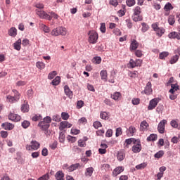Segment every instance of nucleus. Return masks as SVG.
<instances>
[{
	"label": "nucleus",
	"mask_w": 180,
	"mask_h": 180,
	"mask_svg": "<svg viewBox=\"0 0 180 180\" xmlns=\"http://www.w3.org/2000/svg\"><path fill=\"white\" fill-rule=\"evenodd\" d=\"M26 84H27V82L23 81V80H20L16 82L17 86H25V85H26Z\"/></svg>",
	"instance_id": "54"
},
{
	"label": "nucleus",
	"mask_w": 180,
	"mask_h": 180,
	"mask_svg": "<svg viewBox=\"0 0 180 180\" xmlns=\"http://www.w3.org/2000/svg\"><path fill=\"white\" fill-rule=\"evenodd\" d=\"M49 179H50V176L49 175V173L43 175L42 176L38 179V180H49Z\"/></svg>",
	"instance_id": "59"
},
{
	"label": "nucleus",
	"mask_w": 180,
	"mask_h": 180,
	"mask_svg": "<svg viewBox=\"0 0 180 180\" xmlns=\"http://www.w3.org/2000/svg\"><path fill=\"white\" fill-rule=\"evenodd\" d=\"M169 39H176L177 40H180V34L176 32H172L168 34Z\"/></svg>",
	"instance_id": "17"
},
{
	"label": "nucleus",
	"mask_w": 180,
	"mask_h": 180,
	"mask_svg": "<svg viewBox=\"0 0 180 180\" xmlns=\"http://www.w3.org/2000/svg\"><path fill=\"white\" fill-rule=\"evenodd\" d=\"M100 30L102 33H105L106 32V26L104 22H102L101 25Z\"/></svg>",
	"instance_id": "60"
},
{
	"label": "nucleus",
	"mask_w": 180,
	"mask_h": 180,
	"mask_svg": "<svg viewBox=\"0 0 180 180\" xmlns=\"http://www.w3.org/2000/svg\"><path fill=\"white\" fill-rule=\"evenodd\" d=\"M147 167V164L146 162L141 163L136 166V169H144Z\"/></svg>",
	"instance_id": "49"
},
{
	"label": "nucleus",
	"mask_w": 180,
	"mask_h": 180,
	"mask_svg": "<svg viewBox=\"0 0 180 180\" xmlns=\"http://www.w3.org/2000/svg\"><path fill=\"white\" fill-rule=\"evenodd\" d=\"M6 101L10 103H15V102H17L16 98L14 96H12L11 95H8L6 96Z\"/></svg>",
	"instance_id": "29"
},
{
	"label": "nucleus",
	"mask_w": 180,
	"mask_h": 180,
	"mask_svg": "<svg viewBox=\"0 0 180 180\" xmlns=\"http://www.w3.org/2000/svg\"><path fill=\"white\" fill-rule=\"evenodd\" d=\"M8 34L11 37H16L18 35V30L15 27H11L8 31Z\"/></svg>",
	"instance_id": "15"
},
{
	"label": "nucleus",
	"mask_w": 180,
	"mask_h": 180,
	"mask_svg": "<svg viewBox=\"0 0 180 180\" xmlns=\"http://www.w3.org/2000/svg\"><path fill=\"white\" fill-rule=\"evenodd\" d=\"M170 124L172 127H174V129H176L178 127V122H176V120H172Z\"/></svg>",
	"instance_id": "64"
},
{
	"label": "nucleus",
	"mask_w": 180,
	"mask_h": 180,
	"mask_svg": "<svg viewBox=\"0 0 180 180\" xmlns=\"http://www.w3.org/2000/svg\"><path fill=\"white\" fill-rule=\"evenodd\" d=\"M159 102H160V99L157 98L150 100L149 102V105L148 106V110H153V109H155V108H157V105H158Z\"/></svg>",
	"instance_id": "7"
},
{
	"label": "nucleus",
	"mask_w": 180,
	"mask_h": 180,
	"mask_svg": "<svg viewBox=\"0 0 180 180\" xmlns=\"http://www.w3.org/2000/svg\"><path fill=\"white\" fill-rule=\"evenodd\" d=\"M165 11H166V12H168L169 11H171L172 9H174V7L172 6V4H171L170 3H167L165 7H164Z\"/></svg>",
	"instance_id": "41"
},
{
	"label": "nucleus",
	"mask_w": 180,
	"mask_h": 180,
	"mask_svg": "<svg viewBox=\"0 0 180 180\" xmlns=\"http://www.w3.org/2000/svg\"><path fill=\"white\" fill-rule=\"evenodd\" d=\"M29 126H30V122H29L27 120H25L22 122V127H23V129H27V127H29Z\"/></svg>",
	"instance_id": "52"
},
{
	"label": "nucleus",
	"mask_w": 180,
	"mask_h": 180,
	"mask_svg": "<svg viewBox=\"0 0 180 180\" xmlns=\"http://www.w3.org/2000/svg\"><path fill=\"white\" fill-rule=\"evenodd\" d=\"M126 4L129 8H131V6H134V5H136V0H127Z\"/></svg>",
	"instance_id": "39"
},
{
	"label": "nucleus",
	"mask_w": 180,
	"mask_h": 180,
	"mask_svg": "<svg viewBox=\"0 0 180 180\" xmlns=\"http://www.w3.org/2000/svg\"><path fill=\"white\" fill-rule=\"evenodd\" d=\"M78 146L79 147H86V143L85 142V141H82L80 139L78 141Z\"/></svg>",
	"instance_id": "62"
},
{
	"label": "nucleus",
	"mask_w": 180,
	"mask_h": 180,
	"mask_svg": "<svg viewBox=\"0 0 180 180\" xmlns=\"http://www.w3.org/2000/svg\"><path fill=\"white\" fill-rule=\"evenodd\" d=\"M93 126L95 129H99V127H102V124L99 121H96L94 122Z\"/></svg>",
	"instance_id": "57"
},
{
	"label": "nucleus",
	"mask_w": 180,
	"mask_h": 180,
	"mask_svg": "<svg viewBox=\"0 0 180 180\" xmlns=\"http://www.w3.org/2000/svg\"><path fill=\"white\" fill-rule=\"evenodd\" d=\"M39 29H41V30H43L44 33H50V28L47 27L46 25L40 22L39 24Z\"/></svg>",
	"instance_id": "20"
},
{
	"label": "nucleus",
	"mask_w": 180,
	"mask_h": 180,
	"mask_svg": "<svg viewBox=\"0 0 180 180\" xmlns=\"http://www.w3.org/2000/svg\"><path fill=\"white\" fill-rule=\"evenodd\" d=\"M36 13L41 19H47L48 20H51V16L47 14V13H46L44 11L37 9Z\"/></svg>",
	"instance_id": "6"
},
{
	"label": "nucleus",
	"mask_w": 180,
	"mask_h": 180,
	"mask_svg": "<svg viewBox=\"0 0 180 180\" xmlns=\"http://www.w3.org/2000/svg\"><path fill=\"white\" fill-rule=\"evenodd\" d=\"M52 120H53V122H60L61 120V118L60 117V115H55L53 116Z\"/></svg>",
	"instance_id": "63"
},
{
	"label": "nucleus",
	"mask_w": 180,
	"mask_h": 180,
	"mask_svg": "<svg viewBox=\"0 0 180 180\" xmlns=\"http://www.w3.org/2000/svg\"><path fill=\"white\" fill-rule=\"evenodd\" d=\"M123 134V129L121 127H118L116 129L115 136L116 137H119V136H122Z\"/></svg>",
	"instance_id": "50"
},
{
	"label": "nucleus",
	"mask_w": 180,
	"mask_h": 180,
	"mask_svg": "<svg viewBox=\"0 0 180 180\" xmlns=\"http://www.w3.org/2000/svg\"><path fill=\"white\" fill-rule=\"evenodd\" d=\"M101 79L106 82L108 80V72L106 70H101L100 72Z\"/></svg>",
	"instance_id": "26"
},
{
	"label": "nucleus",
	"mask_w": 180,
	"mask_h": 180,
	"mask_svg": "<svg viewBox=\"0 0 180 180\" xmlns=\"http://www.w3.org/2000/svg\"><path fill=\"white\" fill-rule=\"evenodd\" d=\"M152 28L159 37H161V36H162V34L165 33V29H164L163 27H158V24L157 23L153 24Z\"/></svg>",
	"instance_id": "5"
},
{
	"label": "nucleus",
	"mask_w": 180,
	"mask_h": 180,
	"mask_svg": "<svg viewBox=\"0 0 180 180\" xmlns=\"http://www.w3.org/2000/svg\"><path fill=\"white\" fill-rule=\"evenodd\" d=\"M60 28L59 27L53 29L51 32V36H60Z\"/></svg>",
	"instance_id": "31"
},
{
	"label": "nucleus",
	"mask_w": 180,
	"mask_h": 180,
	"mask_svg": "<svg viewBox=\"0 0 180 180\" xmlns=\"http://www.w3.org/2000/svg\"><path fill=\"white\" fill-rule=\"evenodd\" d=\"M139 47V43H137V41L133 40L131 43V50H136Z\"/></svg>",
	"instance_id": "38"
},
{
	"label": "nucleus",
	"mask_w": 180,
	"mask_h": 180,
	"mask_svg": "<svg viewBox=\"0 0 180 180\" xmlns=\"http://www.w3.org/2000/svg\"><path fill=\"white\" fill-rule=\"evenodd\" d=\"M94 171V167H88L87 169H86V172L84 173L85 176H92Z\"/></svg>",
	"instance_id": "25"
},
{
	"label": "nucleus",
	"mask_w": 180,
	"mask_h": 180,
	"mask_svg": "<svg viewBox=\"0 0 180 180\" xmlns=\"http://www.w3.org/2000/svg\"><path fill=\"white\" fill-rule=\"evenodd\" d=\"M80 165L79 163H76V164H73L72 165H70L68 169L69 171V172H72L73 171H75V169H78V168H79Z\"/></svg>",
	"instance_id": "23"
},
{
	"label": "nucleus",
	"mask_w": 180,
	"mask_h": 180,
	"mask_svg": "<svg viewBox=\"0 0 180 180\" xmlns=\"http://www.w3.org/2000/svg\"><path fill=\"white\" fill-rule=\"evenodd\" d=\"M153 89L151 88V82H148L145 87L144 94L146 95H151Z\"/></svg>",
	"instance_id": "13"
},
{
	"label": "nucleus",
	"mask_w": 180,
	"mask_h": 180,
	"mask_svg": "<svg viewBox=\"0 0 180 180\" xmlns=\"http://www.w3.org/2000/svg\"><path fill=\"white\" fill-rule=\"evenodd\" d=\"M123 171H124L123 167H117L112 171V175L116 176L117 175H119V174H122Z\"/></svg>",
	"instance_id": "18"
},
{
	"label": "nucleus",
	"mask_w": 180,
	"mask_h": 180,
	"mask_svg": "<svg viewBox=\"0 0 180 180\" xmlns=\"http://www.w3.org/2000/svg\"><path fill=\"white\" fill-rule=\"evenodd\" d=\"M67 34V29L64 27H59V35L65 36Z\"/></svg>",
	"instance_id": "30"
},
{
	"label": "nucleus",
	"mask_w": 180,
	"mask_h": 180,
	"mask_svg": "<svg viewBox=\"0 0 180 180\" xmlns=\"http://www.w3.org/2000/svg\"><path fill=\"white\" fill-rule=\"evenodd\" d=\"M92 63H94V64H101V63H102V58L99 56H96L92 59Z\"/></svg>",
	"instance_id": "34"
},
{
	"label": "nucleus",
	"mask_w": 180,
	"mask_h": 180,
	"mask_svg": "<svg viewBox=\"0 0 180 180\" xmlns=\"http://www.w3.org/2000/svg\"><path fill=\"white\" fill-rule=\"evenodd\" d=\"M65 140V135L63 132H60L59 134V141L60 143H64Z\"/></svg>",
	"instance_id": "55"
},
{
	"label": "nucleus",
	"mask_w": 180,
	"mask_h": 180,
	"mask_svg": "<svg viewBox=\"0 0 180 180\" xmlns=\"http://www.w3.org/2000/svg\"><path fill=\"white\" fill-rule=\"evenodd\" d=\"M22 39H19L16 42L13 44V48L17 51H20V49H22Z\"/></svg>",
	"instance_id": "16"
},
{
	"label": "nucleus",
	"mask_w": 180,
	"mask_h": 180,
	"mask_svg": "<svg viewBox=\"0 0 180 180\" xmlns=\"http://www.w3.org/2000/svg\"><path fill=\"white\" fill-rule=\"evenodd\" d=\"M129 131L131 134V135L133 136L134 134V133H136V131H137V130L136 129V127L131 126L129 128Z\"/></svg>",
	"instance_id": "58"
},
{
	"label": "nucleus",
	"mask_w": 180,
	"mask_h": 180,
	"mask_svg": "<svg viewBox=\"0 0 180 180\" xmlns=\"http://www.w3.org/2000/svg\"><path fill=\"white\" fill-rule=\"evenodd\" d=\"M50 123H51V117L46 116L43 119L42 121L39 122L38 127L40 128L43 131H45V134H47V133H49Z\"/></svg>",
	"instance_id": "1"
},
{
	"label": "nucleus",
	"mask_w": 180,
	"mask_h": 180,
	"mask_svg": "<svg viewBox=\"0 0 180 180\" xmlns=\"http://www.w3.org/2000/svg\"><path fill=\"white\" fill-rule=\"evenodd\" d=\"M61 78L58 76H57L55 79L52 80V84L53 85H58L60 84Z\"/></svg>",
	"instance_id": "46"
},
{
	"label": "nucleus",
	"mask_w": 180,
	"mask_h": 180,
	"mask_svg": "<svg viewBox=\"0 0 180 180\" xmlns=\"http://www.w3.org/2000/svg\"><path fill=\"white\" fill-rule=\"evenodd\" d=\"M79 124H86L88 123V120L85 117H82L78 120Z\"/></svg>",
	"instance_id": "51"
},
{
	"label": "nucleus",
	"mask_w": 180,
	"mask_h": 180,
	"mask_svg": "<svg viewBox=\"0 0 180 180\" xmlns=\"http://www.w3.org/2000/svg\"><path fill=\"white\" fill-rule=\"evenodd\" d=\"M72 124H70V122L67 121H62L60 123L59 129L60 130H64V129H70V127H72Z\"/></svg>",
	"instance_id": "12"
},
{
	"label": "nucleus",
	"mask_w": 180,
	"mask_h": 180,
	"mask_svg": "<svg viewBox=\"0 0 180 180\" xmlns=\"http://www.w3.org/2000/svg\"><path fill=\"white\" fill-rule=\"evenodd\" d=\"M148 29H150V27H148V25H147V23L146 22H143L142 23V32L143 33H146V32H147V30H148Z\"/></svg>",
	"instance_id": "43"
},
{
	"label": "nucleus",
	"mask_w": 180,
	"mask_h": 180,
	"mask_svg": "<svg viewBox=\"0 0 180 180\" xmlns=\"http://www.w3.org/2000/svg\"><path fill=\"white\" fill-rule=\"evenodd\" d=\"M61 117L63 120H68L70 119V115L68 112H63L61 113Z\"/></svg>",
	"instance_id": "48"
},
{
	"label": "nucleus",
	"mask_w": 180,
	"mask_h": 180,
	"mask_svg": "<svg viewBox=\"0 0 180 180\" xmlns=\"http://www.w3.org/2000/svg\"><path fill=\"white\" fill-rule=\"evenodd\" d=\"M13 92L14 93L15 102H18V101L20 99V94H19V91H17L16 90H13Z\"/></svg>",
	"instance_id": "44"
},
{
	"label": "nucleus",
	"mask_w": 180,
	"mask_h": 180,
	"mask_svg": "<svg viewBox=\"0 0 180 180\" xmlns=\"http://www.w3.org/2000/svg\"><path fill=\"white\" fill-rule=\"evenodd\" d=\"M154 157H155V158H158V159L161 158L162 157H164V152H163V150H160L158 153H156L154 155Z\"/></svg>",
	"instance_id": "42"
},
{
	"label": "nucleus",
	"mask_w": 180,
	"mask_h": 180,
	"mask_svg": "<svg viewBox=\"0 0 180 180\" xmlns=\"http://www.w3.org/2000/svg\"><path fill=\"white\" fill-rule=\"evenodd\" d=\"M157 140V134H150L148 138L147 141H155Z\"/></svg>",
	"instance_id": "37"
},
{
	"label": "nucleus",
	"mask_w": 180,
	"mask_h": 180,
	"mask_svg": "<svg viewBox=\"0 0 180 180\" xmlns=\"http://www.w3.org/2000/svg\"><path fill=\"white\" fill-rule=\"evenodd\" d=\"M56 75H57V72L53 71L49 74L48 78H49V79H53V78H54V77H56Z\"/></svg>",
	"instance_id": "56"
},
{
	"label": "nucleus",
	"mask_w": 180,
	"mask_h": 180,
	"mask_svg": "<svg viewBox=\"0 0 180 180\" xmlns=\"http://www.w3.org/2000/svg\"><path fill=\"white\" fill-rule=\"evenodd\" d=\"M88 41L90 44H96L98 43V39H99V35L98 32L95 30H91L88 32Z\"/></svg>",
	"instance_id": "3"
},
{
	"label": "nucleus",
	"mask_w": 180,
	"mask_h": 180,
	"mask_svg": "<svg viewBox=\"0 0 180 180\" xmlns=\"http://www.w3.org/2000/svg\"><path fill=\"white\" fill-rule=\"evenodd\" d=\"M20 110L22 112V113H27L29 110H30L29 103L27 101L24 100L23 103L21 105Z\"/></svg>",
	"instance_id": "10"
},
{
	"label": "nucleus",
	"mask_w": 180,
	"mask_h": 180,
	"mask_svg": "<svg viewBox=\"0 0 180 180\" xmlns=\"http://www.w3.org/2000/svg\"><path fill=\"white\" fill-rule=\"evenodd\" d=\"M125 155L123 152H119L117 153V158L118 161H123L124 160Z\"/></svg>",
	"instance_id": "36"
},
{
	"label": "nucleus",
	"mask_w": 180,
	"mask_h": 180,
	"mask_svg": "<svg viewBox=\"0 0 180 180\" xmlns=\"http://www.w3.org/2000/svg\"><path fill=\"white\" fill-rule=\"evenodd\" d=\"M56 180H64V173L62 171H58L55 174Z\"/></svg>",
	"instance_id": "21"
},
{
	"label": "nucleus",
	"mask_w": 180,
	"mask_h": 180,
	"mask_svg": "<svg viewBox=\"0 0 180 180\" xmlns=\"http://www.w3.org/2000/svg\"><path fill=\"white\" fill-rule=\"evenodd\" d=\"M36 67L39 70H44V68H46V64L43 62L39 61L36 63Z\"/></svg>",
	"instance_id": "27"
},
{
	"label": "nucleus",
	"mask_w": 180,
	"mask_h": 180,
	"mask_svg": "<svg viewBox=\"0 0 180 180\" xmlns=\"http://www.w3.org/2000/svg\"><path fill=\"white\" fill-rule=\"evenodd\" d=\"M1 126L5 130H13V129L15 127L13 124L9 122H4L1 124Z\"/></svg>",
	"instance_id": "14"
},
{
	"label": "nucleus",
	"mask_w": 180,
	"mask_h": 180,
	"mask_svg": "<svg viewBox=\"0 0 180 180\" xmlns=\"http://www.w3.org/2000/svg\"><path fill=\"white\" fill-rule=\"evenodd\" d=\"M165 124H167V120H162L158 126V130L160 134H163L164 131H165Z\"/></svg>",
	"instance_id": "8"
},
{
	"label": "nucleus",
	"mask_w": 180,
	"mask_h": 180,
	"mask_svg": "<svg viewBox=\"0 0 180 180\" xmlns=\"http://www.w3.org/2000/svg\"><path fill=\"white\" fill-rule=\"evenodd\" d=\"M100 117L103 120H108V119H109V112H101Z\"/></svg>",
	"instance_id": "28"
},
{
	"label": "nucleus",
	"mask_w": 180,
	"mask_h": 180,
	"mask_svg": "<svg viewBox=\"0 0 180 180\" xmlns=\"http://www.w3.org/2000/svg\"><path fill=\"white\" fill-rule=\"evenodd\" d=\"M64 91H65V95H67V96H68L71 99V98H72V91H71V90L70 89V87H68V86L67 85L65 86Z\"/></svg>",
	"instance_id": "22"
},
{
	"label": "nucleus",
	"mask_w": 180,
	"mask_h": 180,
	"mask_svg": "<svg viewBox=\"0 0 180 180\" xmlns=\"http://www.w3.org/2000/svg\"><path fill=\"white\" fill-rule=\"evenodd\" d=\"M20 119H22V117L18 114L11 112L8 115V120H11L12 122H20Z\"/></svg>",
	"instance_id": "9"
},
{
	"label": "nucleus",
	"mask_w": 180,
	"mask_h": 180,
	"mask_svg": "<svg viewBox=\"0 0 180 180\" xmlns=\"http://www.w3.org/2000/svg\"><path fill=\"white\" fill-rule=\"evenodd\" d=\"M140 139H139V142H136L134 146L132 147L133 153H140L141 151V144L140 143Z\"/></svg>",
	"instance_id": "11"
},
{
	"label": "nucleus",
	"mask_w": 180,
	"mask_h": 180,
	"mask_svg": "<svg viewBox=\"0 0 180 180\" xmlns=\"http://www.w3.org/2000/svg\"><path fill=\"white\" fill-rule=\"evenodd\" d=\"M168 52H162L160 53L159 58L160 60H164L165 58L168 57Z\"/></svg>",
	"instance_id": "53"
},
{
	"label": "nucleus",
	"mask_w": 180,
	"mask_h": 180,
	"mask_svg": "<svg viewBox=\"0 0 180 180\" xmlns=\"http://www.w3.org/2000/svg\"><path fill=\"white\" fill-rule=\"evenodd\" d=\"M132 19L134 22H141L143 15H141V7L137 6L132 9Z\"/></svg>",
	"instance_id": "2"
},
{
	"label": "nucleus",
	"mask_w": 180,
	"mask_h": 180,
	"mask_svg": "<svg viewBox=\"0 0 180 180\" xmlns=\"http://www.w3.org/2000/svg\"><path fill=\"white\" fill-rule=\"evenodd\" d=\"M147 127H148V123L147 121H142L140 124V130L141 131H144L147 130Z\"/></svg>",
	"instance_id": "24"
},
{
	"label": "nucleus",
	"mask_w": 180,
	"mask_h": 180,
	"mask_svg": "<svg viewBox=\"0 0 180 180\" xmlns=\"http://www.w3.org/2000/svg\"><path fill=\"white\" fill-rule=\"evenodd\" d=\"M129 68H134L136 66V60H133V59H130L129 60Z\"/></svg>",
	"instance_id": "47"
},
{
	"label": "nucleus",
	"mask_w": 180,
	"mask_h": 180,
	"mask_svg": "<svg viewBox=\"0 0 180 180\" xmlns=\"http://www.w3.org/2000/svg\"><path fill=\"white\" fill-rule=\"evenodd\" d=\"M168 23L172 26L174 23H175V16L174 15H169L168 18Z\"/></svg>",
	"instance_id": "40"
},
{
	"label": "nucleus",
	"mask_w": 180,
	"mask_h": 180,
	"mask_svg": "<svg viewBox=\"0 0 180 180\" xmlns=\"http://www.w3.org/2000/svg\"><path fill=\"white\" fill-rule=\"evenodd\" d=\"M25 148L27 151L39 150L40 148V143L37 141H32L30 145H26Z\"/></svg>",
	"instance_id": "4"
},
{
	"label": "nucleus",
	"mask_w": 180,
	"mask_h": 180,
	"mask_svg": "<svg viewBox=\"0 0 180 180\" xmlns=\"http://www.w3.org/2000/svg\"><path fill=\"white\" fill-rule=\"evenodd\" d=\"M179 90V86H178V84H171V89L169 91V94H175L176 92V91Z\"/></svg>",
	"instance_id": "19"
},
{
	"label": "nucleus",
	"mask_w": 180,
	"mask_h": 180,
	"mask_svg": "<svg viewBox=\"0 0 180 180\" xmlns=\"http://www.w3.org/2000/svg\"><path fill=\"white\" fill-rule=\"evenodd\" d=\"M120 96H122V94H120V92H115L111 95V98L114 101H117L119 99V98H120Z\"/></svg>",
	"instance_id": "33"
},
{
	"label": "nucleus",
	"mask_w": 180,
	"mask_h": 180,
	"mask_svg": "<svg viewBox=\"0 0 180 180\" xmlns=\"http://www.w3.org/2000/svg\"><path fill=\"white\" fill-rule=\"evenodd\" d=\"M131 103L134 105H139L140 104V98H134L131 100Z\"/></svg>",
	"instance_id": "61"
},
{
	"label": "nucleus",
	"mask_w": 180,
	"mask_h": 180,
	"mask_svg": "<svg viewBox=\"0 0 180 180\" xmlns=\"http://www.w3.org/2000/svg\"><path fill=\"white\" fill-rule=\"evenodd\" d=\"M137 141L139 143V139H134V138H130L125 140L126 144L129 146V144H131V143H134V144Z\"/></svg>",
	"instance_id": "32"
},
{
	"label": "nucleus",
	"mask_w": 180,
	"mask_h": 180,
	"mask_svg": "<svg viewBox=\"0 0 180 180\" xmlns=\"http://www.w3.org/2000/svg\"><path fill=\"white\" fill-rule=\"evenodd\" d=\"M41 119H43V116H41V115H34L32 117V122H38V120H41Z\"/></svg>",
	"instance_id": "35"
},
{
	"label": "nucleus",
	"mask_w": 180,
	"mask_h": 180,
	"mask_svg": "<svg viewBox=\"0 0 180 180\" xmlns=\"http://www.w3.org/2000/svg\"><path fill=\"white\" fill-rule=\"evenodd\" d=\"M179 59V56L178 55H176L171 58L170 59V64H175L176 61Z\"/></svg>",
	"instance_id": "45"
}]
</instances>
